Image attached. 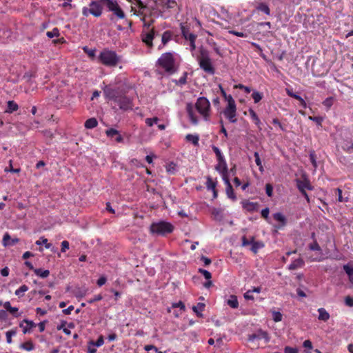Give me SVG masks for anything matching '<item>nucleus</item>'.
Masks as SVG:
<instances>
[{
	"instance_id": "cd10ccee",
	"label": "nucleus",
	"mask_w": 353,
	"mask_h": 353,
	"mask_svg": "<svg viewBox=\"0 0 353 353\" xmlns=\"http://www.w3.org/2000/svg\"><path fill=\"white\" fill-rule=\"evenodd\" d=\"M264 246L263 243L261 241H253V243L251 244L250 250L254 253L256 254L259 251V250Z\"/></svg>"
},
{
	"instance_id": "f03ea898",
	"label": "nucleus",
	"mask_w": 353,
	"mask_h": 353,
	"mask_svg": "<svg viewBox=\"0 0 353 353\" xmlns=\"http://www.w3.org/2000/svg\"><path fill=\"white\" fill-rule=\"evenodd\" d=\"M157 64L168 74L176 73L179 67L176 54L172 52L163 53L158 59Z\"/></svg>"
},
{
	"instance_id": "49530a36",
	"label": "nucleus",
	"mask_w": 353,
	"mask_h": 353,
	"mask_svg": "<svg viewBox=\"0 0 353 353\" xmlns=\"http://www.w3.org/2000/svg\"><path fill=\"white\" fill-rule=\"evenodd\" d=\"M242 246L245 247L248 245H251L252 243H253V241L254 240V237L252 236L250 239H248L245 236H242Z\"/></svg>"
},
{
	"instance_id": "864d4df0",
	"label": "nucleus",
	"mask_w": 353,
	"mask_h": 353,
	"mask_svg": "<svg viewBox=\"0 0 353 353\" xmlns=\"http://www.w3.org/2000/svg\"><path fill=\"white\" fill-rule=\"evenodd\" d=\"M187 77H188V73L185 72L183 73V76L179 78V79L178 80L176 84L180 85H183L186 84V83H187Z\"/></svg>"
},
{
	"instance_id": "052dcab7",
	"label": "nucleus",
	"mask_w": 353,
	"mask_h": 353,
	"mask_svg": "<svg viewBox=\"0 0 353 353\" xmlns=\"http://www.w3.org/2000/svg\"><path fill=\"white\" fill-rule=\"evenodd\" d=\"M254 158H255V163L259 167V169L261 170L262 168V163L259 157V154L257 152H255L254 154Z\"/></svg>"
},
{
	"instance_id": "7ed1b4c3",
	"label": "nucleus",
	"mask_w": 353,
	"mask_h": 353,
	"mask_svg": "<svg viewBox=\"0 0 353 353\" xmlns=\"http://www.w3.org/2000/svg\"><path fill=\"white\" fill-rule=\"evenodd\" d=\"M99 61L108 67H115L120 61V57L112 50H103L99 55Z\"/></svg>"
},
{
	"instance_id": "1a4fd4ad",
	"label": "nucleus",
	"mask_w": 353,
	"mask_h": 353,
	"mask_svg": "<svg viewBox=\"0 0 353 353\" xmlns=\"http://www.w3.org/2000/svg\"><path fill=\"white\" fill-rule=\"evenodd\" d=\"M180 27L183 37L190 41L191 51L194 50L196 49L195 41L196 35L190 32V28L188 26L181 23Z\"/></svg>"
},
{
	"instance_id": "473e14b6",
	"label": "nucleus",
	"mask_w": 353,
	"mask_h": 353,
	"mask_svg": "<svg viewBox=\"0 0 353 353\" xmlns=\"http://www.w3.org/2000/svg\"><path fill=\"white\" fill-rule=\"evenodd\" d=\"M212 149L216 154L217 161H223V160H225L224 156L223 155L220 149L218 147L212 145Z\"/></svg>"
},
{
	"instance_id": "680f3d73",
	"label": "nucleus",
	"mask_w": 353,
	"mask_h": 353,
	"mask_svg": "<svg viewBox=\"0 0 353 353\" xmlns=\"http://www.w3.org/2000/svg\"><path fill=\"white\" fill-rule=\"evenodd\" d=\"M298 101H301V106L303 108H307V103L305 101V100L299 95H298L297 94H295L294 95V97H292Z\"/></svg>"
},
{
	"instance_id": "6ab92c4d",
	"label": "nucleus",
	"mask_w": 353,
	"mask_h": 353,
	"mask_svg": "<svg viewBox=\"0 0 353 353\" xmlns=\"http://www.w3.org/2000/svg\"><path fill=\"white\" fill-rule=\"evenodd\" d=\"M186 110L191 123L194 125L198 124V118L194 112L193 106L190 103L187 105Z\"/></svg>"
},
{
	"instance_id": "39448f33",
	"label": "nucleus",
	"mask_w": 353,
	"mask_h": 353,
	"mask_svg": "<svg viewBox=\"0 0 353 353\" xmlns=\"http://www.w3.org/2000/svg\"><path fill=\"white\" fill-rule=\"evenodd\" d=\"M174 226L169 222L159 221L152 223L150 227V232L152 234H157L159 236H165L168 234H170L174 230Z\"/></svg>"
},
{
	"instance_id": "a19ab883",
	"label": "nucleus",
	"mask_w": 353,
	"mask_h": 353,
	"mask_svg": "<svg viewBox=\"0 0 353 353\" xmlns=\"http://www.w3.org/2000/svg\"><path fill=\"white\" fill-rule=\"evenodd\" d=\"M17 334V330L16 328L15 329H12V330H10L8 332H6V342L8 343H12V336H15Z\"/></svg>"
},
{
	"instance_id": "a18cd8bd",
	"label": "nucleus",
	"mask_w": 353,
	"mask_h": 353,
	"mask_svg": "<svg viewBox=\"0 0 353 353\" xmlns=\"http://www.w3.org/2000/svg\"><path fill=\"white\" fill-rule=\"evenodd\" d=\"M59 30L57 28H53L52 31H48L46 32V35L49 38L58 37L59 36Z\"/></svg>"
},
{
	"instance_id": "f257e3e1",
	"label": "nucleus",
	"mask_w": 353,
	"mask_h": 353,
	"mask_svg": "<svg viewBox=\"0 0 353 353\" xmlns=\"http://www.w3.org/2000/svg\"><path fill=\"white\" fill-rule=\"evenodd\" d=\"M103 92L106 99L113 101L122 110L132 109V100L118 88L105 86Z\"/></svg>"
},
{
	"instance_id": "7c9ffc66",
	"label": "nucleus",
	"mask_w": 353,
	"mask_h": 353,
	"mask_svg": "<svg viewBox=\"0 0 353 353\" xmlns=\"http://www.w3.org/2000/svg\"><path fill=\"white\" fill-rule=\"evenodd\" d=\"M205 308V304L202 303H197L196 305L192 307L193 311L196 314L197 316H202V312Z\"/></svg>"
},
{
	"instance_id": "412c9836",
	"label": "nucleus",
	"mask_w": 353,
	"mask_h": 353,
	"mask_svg": "<svg viewBox=\"0 0 353 353\" xmlns=\"http://www.w3.org/2000/svg\"><path fill=\"white\" fill-rule=\"evenodd\" d=\"M273 218L275 221H279L281 223L280 225L277 226V228H282L286 225V218L282 213H274L273 214Z\"/></svg>"
},
{
	"instance_id": "dca6fc26",
	"label": "nucleus",
	"mask_w": 353,
	"mask_h": 353,
	"mask_svg": "<svg viewBox=\"0 0 353 353\" xmlns=\"http://www.w3.org/2000/svg\"><path fill=\"white\" fill-rule=\"evenodd\" d=\"M223 181H224L226 185L225 192L228 197L232 199L233 201H236V196L234 192L233 188L230 182L229 178L223 179Z\"/></svg>"
},
{
	"instance_id": "4c0bfd02",
	"label": "nucleus",
	"mask_w": 353,
	"mask_h": 353,
	"mask_svg": "<svg viewBox=\"0 0 353 353\" xmlns=\"http://www.w3.org/2000/svg\"><path fill=\"white\" fill-rule=\"evenodd\" d=\"M162 3L163 7L167 9L174 8L176 6V2L174 0H162Z\"/></svg>"
},
{
	"instance_id": "e2e57ef3",
	"label": "nucleus",
	"mask_w": 353,
	"mask_h": 353,
	"mask_svg": "<svg viewBox=\"0 0 353 353\" xmlns=\"http://www.w3.org/2000/svg\"><path fill=\"white\" fill-rule=\"evenodd\" d=\"M285 353H298V350L296 347L285 346L284 348Z\"/></svg>"
},
{
	"instance_id": "6e6d98bb",
	"label": "nucleus",
	"mask_w": 353,
	"mask_h": 353,
	"mask_svg": "<svg viewBox=\"0 0 353 353\" xmlns=\"http://www.w3.org/2000/svg\"><path fill=\"white\" fill-rule=\"evenodd\" d=\"M36 244L37 245L45 244L46 245V248H48V249L50 248V246H51V244L48 243V239L44 238V237H42V238H41L40 240L37 241H36Z\"/></svg>"
},
{
	"instance_id": "a211bd4d",
	"label": "nucleus",
	"mask_w": 353,
	"mask_h": 353,
	"mask_svg": "<svg viewBox=\"0 0 353 353\" xmlns=\"http://www.w3.org/2000/svg\"><path fill=\"white\" fill-rule=\"evenodd\" d=\"M19 241V239H17V238L12 239L8 233H6L3 235L2 243H3V246L7 247V246H12V245H15L16 243H17Z\"/></svg>"
},
{
	"instance_id": "de8ad7c7",
	"label": "nucleus",
	"mask_w": 353,
	"mask_h": 353,
	"mask_svg": "<svg viewBox=\"0 0 353 353\" xmlns=\"http://www.w3.org/2000/svg\"><path fill=\"white\" fill-rule=\"evenodd\" d=\"M308 247H309V249L312 251H321V248L320 245H319L318 242L316 241V240H314V242L312 243H310Z\"/></svg>"
},
{
	"instance_id": "c85d7f7f",
	"label": "nucleus",
	"mask_w": 353,
	"mask_h": 353,
	"mask_svg": "<svg viewBox=\"0 0 353 353\" xmlns=\"http://www.w3.org/2000/svg\"><path fill=\"white\" fill-rule=\"evenodd\" d=\"M186 141L192 143L194 145H199V137L196 134H188L185 136Z\"/></svg>"
},
{
	"instance_id": "a878e982",
	"label": "nucleus",
	"mask_w": 353,
	"mask_h": 353,
	"mask_svg": "<svg viewBox=\"0 0 353 353\" xmlns=\"http://www.w3.org/2000/svg\"><path fill=\"white\" fill-rule=\"evenodd\" d=\"M227 303L230 307L233 309L238 308L239 301L237 299V296L235 295H231L230 298L228 299Z\"/></svg>"
},
{
	"instance_id": "f704fd0d",
	"label": "nucleus",
	"mask_w": 353,
	"mask_h": 353,
	"mask_svg": "<svg viewBox=\"0 0 353 353\" xmlns=\"http://www.w3.org/2000/svg\"><path fill=\"white\" fill-rule=\"evenodd\" d=\"M212 149L216 154L217 161H223V160H225L224 156L223 155L220 149L218 147L212 145Z\"/></svg>"
},
{
	"instance_id": "603ef678",
	"label": "nucleus",
	"mask_w": 353,
	"mask_h": 353,
	"mask_svg": "<svg viewBox=\"0 0 353 353\" xmlns=\"http://www.w3.org/2000/svg\"><path fill=\"white\" fill-rule=\"evenodd\" d=\"M199 272L202 274L203 275V276L205 277V279L207 280H210L211 278H212V274L211 273L206 270H204V269H202V268H199Z\"/></svg>"
},
{
	"instance_id": "8fccbe9b",
	"label": "nucleus",
	"mask_w": 353,
	"mask_h": 353,
	"mask_svg": "<svg viewBox=\"0 0 353 353\" xmlns=\"http://www.w3.org/2000/svg\"><path fill=\"white\" fill-rule=\"evenodd\" d=\"M343 270L347 274L348 278L353 276V267L350 266L349 264L344 265Z\"/></svg>"
},
{
	"instance_id": "09e8293b",
	"label": "nucleus",
	"mask_w": 353,
	"mask_h": 353,
	"mask_svg": "<svg viewBox=\"0 0 353 353\" xmlns=\"http://www.w3.org/2000/svg\"><path fill=\"white\" fill-rule=\"evenodd\" d=\"M4 171L6 172H13V173H18V172H20V169H19V168H13V167H12V161L10 160V161H9V168H6Z\"/></svg>"
},
{
	"instance_id": "5fc2aeb1",
	"label": "nucleus",
	"mask_w": 353,
	"mask_h": 353,
	"mask_svg": "<svg viewBox=\"0 0 353 353\" xmlns=\"http://www.w3.org/2000/svg\"><path fill=\"white\" fill-rule=\"evenodd\" d=\"M309 119L314 121L319 126H321L322 122L323 121V117H309Z\"/></svg>"
},
{
	"instance_id": "f3484780",
	"label": "nucleus",
	"mask_w": 353,
	"mask_h": 353,
	"mask_svg": "<svg viewBox=\"0 0 353 353\" xmlns=\"http://www.w3.org/2000/svg\"><path fill=\"white\" fill-rule=\"evenodd\" d=\"M243 208L250 212H256L259 210V204L257 202L244 201L242 202Z\"/></svg>"
},
{
	"instance_id": "2eb2a0df",
	"label": "nucleus",
	"mask_w": 353,
	"mask_h": 353,
	"mask_svg": "<svg viewBox=\"0 0 353 353\" xmlns=\"http://www.w3.org/2000/svg\"><path fill=\"white\" fill-rule=\"evenodd\" d=\"M36 326L37 324L35 323L28 319H24L19 323V327L22 328L23 334L30 333L31 330Z\"/></svg>"
},
{
	"instance_id": "72a5a7b5",
	"label": "nucleus",
	"mask_w": 353,
	"mask_h": 353,
	"mask_svg": "<svg viewBox=\"0 0 353 353\" xmlns=\"http://www.w3.org/2000/svg\"><path fill=\"white\" fill-rule=\"evenodd\" d=\"M212 149L216 154L217 161H223V160H225L224 156L223 155L220 149L218 147L212 145Z\"/></svg>"
},
{
	"instance_id": "9d476101",
	"label": "nucleus",
	"mask_w": 353,
	"mask_h": 353,
	"mask_svg": "<svg viewBox=\"0 0 353 353\" xmlns=\"http://www.w3.org/2000/svg\"><path fill=\"white\" fill-rule=\"evenodd\" d=\"M155 34L156 31L154 27L148 30L147 32H142L141 34V40L148 48H153V39L154 38Z\"/></svg>"
},
{
	"instance_id": "37998d69",
	"label": "nucleus",
	"mask_w": 353,
	"mask_h": 353,
	"mask_svg": "<svg viewBox=\"0 0 353 353\" xmlns=\"http://www.w3.org/2000/svg\"><path fill=\"white\" fill-rule=\"evenodd\" d=\"M272 319L274 322H280L282 321L283 315L280 312L272 311Z\"/></svg>"
},
{
	"instance_id": "e433bc0d",
	"label": "nucleus",
	"mask_w": 353,
	"mask_h": 353,
	"mask_svg": "<svg viewBox=\"0 0 353 353\" xmlns=\"http://www.w3.org/2000/svg\"><path fill=\"white\" fill-rule=\"evenodd\" d=\"M29 288L26 285H22L19 288H18L14 294L18 297H22L24 295V293L28 290Z\"/></svg>"
},
{
	"instance_id": "5701e85b",
	"label": "nucleus",
	"mask_w": 353,
	"mask_h": 353,
	"mask_svg": "<svg viewBox=\"0 0 353 353\" xmlns=\"http://www.w3.org/2000/svg\"><path fill=\"white\" fill-rule=\"evenodd\" d=\"M319 312V320L326 322L329 320L330 316V314L326 311V310L323 307H321L318 309Z\"/></svg>"
},
{
	"instance_id": "f8f14e48",
	"label": "nucleus",
	"mask_w": 353,
	"mask_h": 353,
	"mask_svg": "<svg viewBox=\"0 0 353 353\" xmlns=\"http://www.w3.org/2000/svg\"><path fill=\"white\" fill-rule=\"evenodd\" d=\"M177 36L174 35V32L171 30L165 31L161 35V44L158 47L159 50L165 47L169 41L172 39L176 40Z\"/></svg>"
},
{
	"instance_id": "0eeeda50",
	"label": "nucleus",
	"mask_w": 353,
	"mask_h": 353,
	"mask_svg": "<svg viewBox=\"0 0 353 353\" xmlns=\"http://www.w3.org/2000/svg\"><path fill=\"white\" fill-rule=\"evenodd\" d=\"M103 3L97 1H92L89 3V7H83L82 14L84 17H88L90 14L95 17H99L103 12Z\"/></svg>"
},
{
	"instance_id": "393cba45",
	"label": "nucleus",
	"mask_w": 353,
	"mask_h": 353,
	"mask_svg": "<svg viewBox=\"0 0 353 353\" xmlns=\"http://www.w3.org/2000/svg\"><path fill=\"white\" fill-rule=\"evenodd\" d=\"M98 125V121L96 118L92 117L87 119L84 123V126L87 129H93Z\"/></svg>"
},
{
	"instance_id": "4d7b16f0",
	"label": "nucleus",
	"mask_w": 353,
	"mask_h": 353,
	"mask_svg": "<svg viewBox=\"0 0 353 353\" xmlns=\"http://www.w3.org/2000/svg\"><path fill=\"white\" fill-rule=\"evenodd\" d=\"M265 192L268 196H272L273 193V187L270 183L265 185Z\"/></svg>"
},
{
	"instance_id": "2f4dec72",
	"label": "nucleus",
	"mask_w": 353,
	"mask_h": 353,
	"mask_svg": "<svg viewBox=\"0 0 353 353\" xmlns=\"http://www.w3.org/2000/svg\"><path fill=\"white\" fill-rule=\"evenodd\" d=\"M206 188L208 190H214V189L216 188V182L214 181L212 179L208 176L206 177Z\"/></svg>"
},
{
	"instance_id": "4468645a",
	"label": "nucleus",
	"mask_w": 353,
	"mask_h": 353,
	"mask_svg": "<svg viewBox=\"0 0 353 353\" xmlns=\"http://www.w3.org/2000/svg\"><path fill=\"white\" fill-rule=\"evenodd\" d=\"M215 169L222 175V179L228 178V168L225 159L223 161H218Z\"/></svg>"
},
{
	"instance_id": "6e6552de",
	"label": "nucleus",
	"mask_w": 353,
	"mask_h": 353,
	"mask_svg": "<svg viewBox=\"0 0 353 353\" xmlns=\"http://www.w3.org/2000/svg\"><path fill=\"white\" fill-rule=\"evenodd\" d=\"M101 2L107 7L109 11L112 12L118 19H123L125 18V14L117 0H101Z\"/></svg>"
},
{
	"instance_id": "423d86ee",
	"label": "nucleus",
	"mask_w": 353,
	"mask_h": 353,
	"mask_svg": "<svg viewBox=\"0 0 353 353\" xmlns=\"http://www.w3.org/2000/svg\"><path fill=\"white\" fill-rule=\"evenodd\" d=\"M195 108L205 121L210 120L211 110L210 103L206 97H199L195 103Z\"/></svg>"
},
{
	"instance_id": "bb28decb",
	"label": "nucleus",
	"mask_w": 353,
	"mask_h": 353,
	"mask_svg": "<svg viewBox=\"0 0 353 353\" xmlns=\"http://www.w3.org/2000/svg\"><path fill=\"white\" fill-rule=\"evenodd\" d=\"M34 274L41 278H47L50 275V271L48 270H43L41 268H36L34 270Z\"/></svg>"
},
{
	"instance_id": "338daca9",
	"label": "nucleus",
	"mask_w": 353,
	"mask_h": 353,
	"mask_svg": "<svg viewBox=\"0 0 353 353\" xmlns=\"http://www.w3.org/2000/svg\"><path fill=\"white\" fill-rule=\"evenodd\" d=\"M19 309L16 307H11L10 310L8 311L10 314H12L14 317H19V314H18Z\"/></svg>"
},
{
	"instance_id": "79ce46f5",
	"label": "nucleus",
	"mask_w": 353,
	"mask_h": 353,
	"mask_svg": "<svg viewBox=\"0 0 353 353\" xmlns=\"http://www.w3.org/2000/svg\"><path fill=\"white\" fill-rule=\"evenodd\" d=\"M263 94L254 90L252 94V97L255 103H259L262 99H263Z\"/></svg>"
},
{
	"instance_id": "13d9d810",
	"label": "nucleus",
	"mask_w": 353,
	"mask_h": 353,
	"mask_svg": "<svg viewBox=\"0 0 353 353\" xmlns=\"http://www.w3.org/2000/svg\"><path fill=\"white\" fill-rule=\"evenodd\" d=\"M224 99L228 102L227 105H236L235 101L234 100L232 95L228 94V96Z\"/></svg>"
},
{
	"instance_id": "0e129e2a",
	"label": "nucleus",
	"mask_w": 353,
	"mask_h": 353,
	"mask_svg": "<svg viewBox=\"0 0 353 353\" xmlns=\"http://www.w3.org/2000/svg\"><path fill=\"white\" fill-rule=\"evenodd\" d=\"M69 246H70V244H69V242L68 241H63L61 242V251L62 252H65L67 250L69 249Z\"/></svg>"
},
{
	"instance_id": "b1692460",
	"label": "nucleus",
	"mask_w": 353,
	"mask_h": 353,
	"mask_svg": "<svg viewBox=\"0 0 353 353\" xmlns=\"http://www.w3.org/2000/svg\"><path fill=\"white\" fill-rule=\"evenodd\" d=\"M249 113H250V117L252 119V120L253 121V122L254 123V124L259 128V129H261V122L258 117V115L256 114V113L254 112V110L252 108H250L249 109Z\"/></svg>"
},
{
	"instance_id": "69168bd1",
	"label": "nucleus",
	"mask_w": 353,
	"mask_h": 353,
	"mask_svg": "<svg viewBox=\"0 0 353 353\" xmlns=\"http://www.w3.org/2000/svg\"><path fill=\"white\" fill-rule=\"evenodd\" d=\"M345 303L349 307H353V298L350 296H345Z\"/></svg>"
},
{
	"instance_id": "ea45409f",
	"label": "nucleus",
	"mask_w": 353,
	"mask_h": 353,
	"mask_svg": "<svg viewBox=\"0 0 353 353\" xmlns=\"http://www.w3.org/2000/svg\"><path fill=\"white\" fill-rule=\"evenodd\" d=\"M20 347L27 351H31L34 348V345L31 341H28L22 343Z\"/></svg>"
},
{
	"instance_id": "20e7f679",
	"label": "nucleus",
	"mask_w": 353,
	"mask_h": 353,
	"mask_svg": "<svg viewBox=\"0 0 353 353\" xmlns=\"http://www.w3.org/2000/svg\"><path fill=\"white\" fill-rule=\"evenodd\" d=\"M197 61L200 68L206 73L213 75L215 73V69L212 65L208 51L205 49L200 50V54L197 57Z\"/></svg>"
},
{
	"instance_id": "58836bf2",
	"label": "nucleus",
	"mask_w": 353,
	"mask_h": 353,
	"mask_svg": "<svg viewBox=\"0 0 353 353\" xmlns=\"http://www.w3.org/2000/svg\"><path fill=\"white\" fill-rule=\"evenodd\" d=\"M258 340L261 339H265L266 342H269L270 341V336L268 335V333L265 331H263L262 330H259L258 332Z\"/></svg>"
},
{
	"instance_id": "3c124183",
	"label": "nucleus",
	"mask_w": 353,
	"mask_h": 353,
	"mask_svg": "<svg viewBox=\"0 0 353 353\" xmlns=\"http://www.w3.org/2000/svg\"><path fill=\"white\" fill-rule=\"evenodd\" d=\"M119 131L114 128H110L105 131L106 135L110 138H114L118 134Z\"/></svg>"
},
{
	"instance_id": "c756f323",
	"label": "nucleus",
	"mask_w": 353,
	"mask_h": 353,
	"mask_svg": "<svg viewBox=\"0 0 353 353\" xmlns=\"http://www.w3.org/2000/svg\"><path fill=\"white\" fill-rule=\"evenodd\" d=\"M256 10L264 12L267 15L270 14V9L268 6L264 3H259L256 6Z\"/></svg>"
},
{
	"instance_id": "c03bdc74",
	"label": "nucleus",
	"mask_w": 353,
	"mask_h": 353,
	"mask_svg": "<svg viewBox=\"0 0 353 353\" xmlns=\"http://www.w3.org/2000/svg\"><path fill=\"white\" fill-rule=\"evenodd\" d=\"M104 343V339L103 336H100L96 341H90V344L94 345L95 347H101Z\"/></svg>"
},
{
	"instance_id": "9b49d317",
	"label": "nucleus",
	"mask_w": 353,
	"mask_h": 353,
	"mask_svg": "<svg viewBox=\"0 0 353 353\" xmlns=\"http://www.w3.org/2000/svg\"><path fill=\"white\" fill-rule=\"evenodd\" d=\"M223 113L225 117L228 119L230 123H236V105H226Z\"/></svg>"
},
{
	"instance_id": "bf43d9fd",
	"label": "nucleus",
	"mask_w": 353,
	"mask_h": 353,
	"mask_svg": "<svg viewBox=\"0 0 353 353\" xmlns=\"http://www.w3.org/2000/svg\"><path fill=\"white\" fill-rule=\"evenodd\" d=\"M103 299V296L101 294H97L94 296L93 298L88 300V303L90 304L93 303L94 302L101 301Z\"/></svg>"
},
{
	"instance_id": "ddd939ff",
	"label": "nucleus",
	"mask_w": 353,
	"mask_h": 353,
	"mask_svg": "<svg viewBox=\"0 0 353 353\" xmlns=\"http://www.w3.org/2000/svg\"><path fill=\"white\" fill-rule=\"evenodd\" d=\"M296 183L297 188L300 191V192L306 191V190H313V187L312 186L310 180L306 177L303 178V179H296Z\"/></svg>"
},
{
	"instance_id": "c9c22d12",
	"label": "nucleus",
	"mask_w": 353,
	"mask_h": 353,
	"mask_svg": "<svg viewBox=\"0 0 353 353\" xmlns=\"http://www.w3.org/2000/svg\"><path fill=\"white\" fill-rule=\"evenodd\" d=\"M212 149L216 154L217 161H223V160H225L224 156L223 155L220 149L218 147L212 145Z\"/></svg>"
},
{
	"instance_id": "774afa93",
	"label": "nucleus",
	"mask_w": 353,
	"mask_h": 353,
	"mask_svg": "<svg viewBox=\"0 0 353 353\" xmlns=\"http://www.w3.org/2000/svg\"><path fill=\"white\" fill-rule=\"evenodd\" d=\"M269 213L270 210L268 208H265L261 210V216L263 217L265 219H268L269 217Z\"/></svg>"
},
{
	"instance_id": "4be33fe9",
	"label": "nucleus",
	"mask_w": 353,
	"mask_h": 353,
	"mask_svg": "<svg viewBox=\"0 0 353 353\" xmlns=\"http://www.w3.org/2000/svg\"><path fill=\"white\" fill-rule=\"evenodd\" d=\"M19 109L18 104L14 101H8L7 102V108L5 110L6 113L11 114Z\"/></svg>"
},
{
	"instance_id": "aec40b11",
	"label": "nucleus",
	"mask_w": 353,
	"mask_h": 353,
	"mask_svg": "<svg viewBox=\"0 0 353 353\" xmlns=\"http://www.w3.org/2000/svg\"><path fill=\"white\" fill-rule=\"evenodd\" d=\"M305 265V262L303 259L299 258L293 261L288 266L290 270H294L298 268H301Z\"/></svg>"
}]
</instances>
